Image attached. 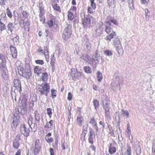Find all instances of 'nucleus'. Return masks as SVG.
Returning <instances> with one entry per match:
<instances>
[{
    "instance_id": "obj_41",
    "label": "nucleus",
    "mask_w": 155,
    "mask_h": 155,
    "mask_svg": "<svg viewBox=\"0 0 155 155\" xmlns=\"http://www.w3.org/2000/svg\"><path fill=\"white\" fill-rule=\"evenodd\" d=\"M61 147L62 150H64L66 149L68 147L67 143L64 141L63 142H62Z\"/></svg>"
},
{
    "instance_id": "obj_40",
    "label": "nucleus",
    "mask_w": 155,
    "mask_h": 155,
    "mask_svg": "<svg viewBox=\"0 0 155 155\" xmlns=\"http://www.w3.org/2000/svg\"><path fill=\"white\" fill-rule=\"evenodd\" d=\"M51 60L50 64L52 68H53L54 67V64L55 61L54 56H53V57H51Z\"/></svg>"
},
{
    "instance_id": "obj_54",
    "label": "nucleus",
    "mask_w": 155,
    "mask_h": 155,
    "mask_svg": "<svg viewBox=\"0 0 155 155\" xmlns=\"http://www.w3.org/2000/svg\"><path fill=\"white\" fill-rule=\"evenodd\" d=\"M145 12L146 18H147V17L148 18L150 15V12L147 9H145Z\"/></svg>"
},
{
    "instance_id": "obj_43",
    "label": "nucleus",
    "mask_w": 155,
    "mask_h": 155,
    "mask_svg": "<svg viewBox=\"0 0 155 155\" xmlns=\"http://www.w3.org/2000/svg\"><path fill=\"white\" fill-rule=\"evenodd\" d=\"M95 137H93V136H89L88 138V140L89 143H91V144H93L94 141V139Z\"/></svg>"
},
{
    "instance_id": "obj_3",
    "label": "nucleus",
    "mask_w": 155,
    "mask_h": 155,
    "mask_svg": "<svg viewBox=\"0 0 155 155\" xmlns=\"http://www.w3.org/2000/svg\"><path fill=\"white\" fill-rule=\"evenodd\" d=\"M50 86L49 83H45L39 85L38 90L40 94L46 96L48 95L50 92Z\"/></svg>"
},
{
    "instance_id": "obj_11",
    "label": "nucleus",
    "mask_w": 155,
    "mask_h": 155,
    "mask_svg": "<svg viewBox=\"0 0 155 155\" xmlns=\"http://www.w3.org/2000/svg\"><path fill=\"white\" fill-rule=\"evenodd\" d=\"M71 75L72 77V79L75 80L76 79H79L81 76V74L80 72L77 71H71Z\"/></svg>"
},
{
    "instance_id": "obj_57",
    "label": "nucleus",
    "mask_w": 155,
    "mask_h": 155,
    "mask_svg": "<svg viewBox=\"0 0 155 155\" xmlns=\"http://www.w3.org/2000/svg\"><path fill=\"white\" fill-rule=\"evenodd\" d=\"M104 109L105 110V115L106 116H108L110 115V113H109V108H108V109L107 110L106 107H104Z\"/></svg>"
},
{
    "instance_id": "obj_2",
    "label": "nucleus",
    "mask_w": 155,
    "mask_h": 155,
    "mask_svg": "<svg viewBox=\"0 0 155 155\" xmlns=\"http://www.w3.org/2000/svg\"><path fill=\"white\" fill-rule=\"evenodd\" d=\"M95 19L92 16L82 19V23L84 28L92 27L95 24Z\"/></svg>"
},
{
    "instance_id": "obj_25",
    "label": "nucleus",
    "mask_w": 155,
    "mask_h": 155,
    "mask_svg": "<svg viewBox=\"0 0 155 155\" xmlns=\"http://www.w3.org/2000/svg\"><path fill=\"white\" fill-rule=\"evenodd\" d=\"M0 69L2 71H7L6 64L0 63Z\"/></svg>"
},
{
    "instance_id": "obj_30",
    "label": "nucleus",
    "mask_w": 155,
    "mask_h": 155,
    "mask_svg": "<svg viewBox=\"0 0 155 155\" xmlns=\"http://www.w3.org/2000/svg\"><path fill=\"white\" fill-rule=\"evenodd\" d=\"M97 78L98 81L100 82L103 79V76L102 73L100 71H98L97 73Z\"/></svg>"
},
{
    "instance_id": "obj_64",
    "label": "nucleus",
    "mask_w": 155,
    "mask_h": 155,
    "mask_svg": "<svg viewBox=\"0 0 155 155\" xmlns=\"http://www.w3.org/2000/svg\"><path fill=\"white\" fill-rule=\"evenodd\" d=\"M6 60L5 57L2 58V62L1 63L6 64Z\"/></svg>"
},
{
    "instance_id": "obj_38",
    "label": "nucleus",
    "mask_w": 155,
    "mask_h": 155,
    "mask_svg": "<svg viewBox=\"0 0 155 155\" xmlns=\"http://www.w3.org/2000/svg\"><path fill=\"white\" fill-rule=\"evenodd\" d=\"M40 20L43 24L45 23V17L43 15H39Z\"/></svg>"
},
{
    "instance_id": "obj_60",
    "label": "nucleus",
    "mask_w": 155,
    "mask_h": 155,
    "mask_svg": "<svg viewBox=\"0 0 155 155\" xmlns=\"http://www.w3.org/2000/svg\"><path fill=\"white\" fill-rule=\"evenodd\" d=\"M49 151L50 155H54V150L52 148H49Z\"/></svg>"
},
{
    "instance_id": "obj_23",
    "label": "nucleus",
    "mask_w": 155,
    "mask_h": 155,
    "mask_svg": "<svg viewBox=\"0 0 155 155\" xmlns=\"http://www.w3.org/2000/svg\"><path fill=\"white\" fill-rule=\"evenodd\" d=\"M114 44L115 46L117 48L120 45V42L118 38H117L114 39Z\"/></svg>"
},
{
    "instance_id": "obj_10",
    "label": "nucleus",
    "mask_w": 155,
    "mask_h": 155,
    "mask_svg": "<svg viewBox=\"0 0 155 155\" xmlns=\"http://www.w3.org/2000/svg\"><path fill=\"white\" fill-rule=\"evenodd\" d=\"M9 48L12 57L14 58H16L17 56V51L16 47L11 45L9 47Z\"/></svg>"
},
{
    "instance_id": "obj_34",
    "label": "nucleus",
    "mask_w": 155,
    "mask_h": 155,
    "mask_svg": "<svg viewBox=\"0 0 155 155\" xmlns=\"http://www.w3.org/2000/svg\"><path fill=\"white\" fill-rule=\"evenodd\" d=\"M35 119L38 121H39L40 119V116L38 110H35Z\"/></svg>"
},
{
    "instance_id": "obj_15",
    "label": "nucleus",
    "mask_w": 155,
    "mask_h": 155,
    "mask_svg": "<svg viewBox=\"0 0 155 155\" xmlns=\"http://www.w3.org/2000/svg\"><path fill=\"white\" fill-rule=\"evenodd\" d=\"M18 125V119L17 118L14 117L13 119L12 122L11 124V127L13 130H15Z\"/></svg>"
},
{
    "instance_id": "obj_39",
    "label": "nucleus",
    "mask_w": 155,
    "mask_h": 155,
    "mask_svg": "<svg viewBox=\"0 0 155 155\" xmlns=\"http://www.w3.org/2000/svg\"><path fill=\"white\" fill-rule=\"evenodd\" d=\"M39 15H44L45 13V10L44 7L39 5Z\"/></svg>"
},
{
    "instance_id": "obj_27",
    "label": "nucleus",
    "mask_w": 155,
    "mask_h": 155,
    "mask_svg": "<svg viewBox=\"0 0 155 155\" xmlns=\"http://www.w3.org/2000/svg\"><path fill=\"white\" fill-rule=\"evenodd\" d=\"M108 151L110 154H112L116 152V149L115 147H109Z\"/></svg>"
},
{
    "instance_id": "obj_5",
    "label": "nucleus",
    "mask_w": 155,
    "mask_h": 155,
    "mask_svg": "<svg viewBox=\"0 0 155 155\" xmlns=\"http://www.w3.org/2000/svg\"><path fill=\"white\" fill-rule=\"evenodd\" d=\"M20 131L22 134L26 137H27L29 135L30 132L29 128L25 124H23L21 125Z\"/></svg>"
},
{
    "instance_id": "obj_20",
    "label": "nucleus",
    "mask_w": 155,
    "mask_h": 155,
    "mask_svg": "<svg viewBox=\"0 0 155 155\" xmlns=\"http://www.w3.org/2000/svg\"><path fill=\"white\" fill-rule=\"evenodd\" d=\"M20 143L19 141L17 139H15L13 141V147L14 149H18L19 147Z\"/></svg>"
},
{
    "instance_id": "obj_35",
    "label": "nucleus",
    "mask_w": 155,
    "mask_h": 155,
    "mask_svg": "<svg viewBox=\"0 0 155 155\" xmlns=\"http://www.w3.org/2000/svg\"><path fill=\"white\" fill-rule=\"evenodd\" d=\"M34 147L41 148V145L40 144V140L37 139L36 140L35 142Z\"/></svg>"
},
{
    "instance_id": "obj_46",
    "label": "nucleus",
    "mask_w": 155,
    "mask_h": 155,
    "mask_svg": "<svg viewBox=\"0 0 155 155\" xmlns=\"http://www.w3.org/2000/svg\"><path fill=\"white\" fill-rule=\"evenodd\" d=\"M104 53L107 56H110L113 54L111 51L109 50H106L104 51Z\"/></svg>"
},
{
    "instance_id": "obj_63",
    "label": "nucleus",
    "mask_w": 155,
    "mask_h": 155,
    "mask_svg": "<svg viewBox=\"0 0 155 155\" xmlns=\"http://www.w3.org/2000/svg\"><path fill=\"white\" fill-rule=\"evenodd\" d=\"M152 152L153 153V155L155 154V144H154L152 145Z\"/></svg>"
},
{
    "instance_id": "obj_4",
    "label": "nucleus",
    "mask_w": 155,
    "mask_h": 155,
    "mask_svg": "<svg viewBox=\"0 0 155 155\" xmlns=\"http://www.w3.org/2000/svg\"><path fill=\"white\" fill-rule=\"evenodd\" d=\"M18 71L22 73V75L24 78L27 79H29L31 75V68L29 66L25 67L24 69L23 67L19 66L18 68Z\"/></svg>"
},
{
    "instance_id": "obj_28",
    "label": "nucleus",
    "mask_w": 155,
    "mask_h": 155,
    "mask_svg": "<svg viewBox=\"0 0 155 155\" xmlns=\"http://www.w3.org/2000/svg\"><path fill=\"white\" fill-rule=\"evenodd\" d=\"M68 17L69 20H72L74 18L73 12H71L68 11Z\"/></svg>"
},
{
    "instance_id": "obj_17",
    "label": "nucleus",
    "mask_w": 155,
    "mask_h": 155,
    "mask_svg": "<svg viewBox=\"0 0 155 155\" xmlns=\"http://www.w3.org/2000/svg\"><path fill=\"white\" fill-rule=\"evenodd\" d=\"M1 76L3 81H8L9 79V77L8 71H2Z\"/></svg>"
},
{
    "instance_id": "obj_62",
    "label": "nucleus",
    "mask_w": 155,
    "mask_h": 155,
    "mask_svg": "<svg viewBox=\"0 0 155 155\" xmlns=\"http://www.w3.org/2000/svg\"><path fill=\"white\" fill-rule=\"evenodd\" d=\"M123 112V114L124 115H125L126 116H127V117H128L129 115V113L127 111H124V110H122Z\"/></svg>"
},
{
    "instance_id": "obj_24",
    "label": "nucleus",
    "mask_w": 155,
    "mask_h": 155,
    "mask_svg": "<svg viewBox=\"0 0 155 155\" xmlns=\"http://www.w3.org/2000/svg\"><path fill=\"white\" fill-rule=\"evenodd\" d=\"M104 103L105 105H104V107L106 108H108L109 104H110V100L109 98L106 97L104 99Z\"/></svg>"
},
{
    "instance_id": "obj_13",
    "label": "nucleus",
    "mask_w": 155,
    "mask_h": 155,
    "mask_svg": "<svg viewBox=\"0 0 155 155\" xmlns=\"http://www.w3.org/2000/svg\"><path fill=\"white\" fill-rule=\"evenodd\" d=\"M43 53L44 54L46 60L47 62H48L49 60V51L48 47L47 46L44 47V49L43 51Z\"/></svg>"
},
{
    "instance_id": "obj_22",
    "label": "nucleus",
    "mask_w": 155,
    "mask_h": 155,
    "mask_svg": "<svg viewBox=\"0 0 155 155\" xmlns=\"http://www.w3.org/2000/svg\"><path fill=\"white\" fill-rule=\"evenodd\" d=\"M7 27L8 28V30L12 32L14 28L13 23L11 22H9L7 25Z\"/></svg>"
},
{
    "instance_id": "obj_29",
    "label": "nucleus",
    "mask_w": 155,
    "mask_h": 155,
    "mask_svg": "<svg viewBox=\"0 0 155 155\" xmlns=\"http://www.w3.org/2000/svg\"><path fill=\"white\" fill-rule=\"evenodd\" d=\"M41 148L34 147L33 153L35 155H38L41 151Z\"/></svg>"
},
{
    "instance_id": "obj_31",
    "label": "nucleus",
    "mask_w": 155,
    "mask_h": 155,
    "mask_svg": "<svg viewBox=\"0 0 155 155\" xmlns=\"http://www.w3.org/2000/svg\"><path fill=\"white\" fill-rule=\"evenodd\" d=\"M51 97L53 99L54 98L56 97L57 91L54 89H52L51 90Z\"/></svg>"
},
{
    "instance_id": "obj_1",
    "label": "nucleus",
    "mask_w": 155,
    "mask_h": 155,
    "mask_svg": "<svg viewBox=\"0 0 155 155\" xmlns=\"http://www.w3.org/2000/svg\"><path fill=\"white\" fill-rule=\"evenodd\" d=\"M111 23L116 26H118L119 23L118 21L114 17L110 15L108 16L104 22V30L105 32L108 35L105 39L108 42L110 41L114 36L116 35L115 31H113Z\"/></svg>"
},
{
    "instance_id": "obj_51",
    "label": "nucleus",
    "mask_w": 155,
    "mask_h": 155,
    "mask_svg": "<svg viewBox=\"0 0 155 155\" xmlns=\"http://www.w3.org/2000/svg\"><path fill=\"white\" fill-rule=\"evenodd\" d=\"M107 3L109 6L113 5H114L115 0H107Z\"/></svg>"
},
{
    "instance_id": "obj_56",
    "label": "nucleus",
    "mask_w": 155,
    "mask_h": 155,
    "mask_svg": "<svg viewBox=\"0 0 155 155\" xmlns=\"http://www.w3.org/2000/svg\"><path fill=\"white\" fill-rule=\"evenodd\" d=\"M141 3L143 4L147 5L150 2V0H141Z\"/></svg>"
},
{
    "instance_id": "obj_50",
    "label": "nucleus",
    "mask_w": 155,
    "mask_h": 155,
    "mask_svg": "<svg viewBox=\"0 0 155 155\" xmlns=\"http://www.w3.org/2000/svg\"><path fill=\"white\" fill-rule=\"evenodd\" d=\"M77 8L76 7L74 6H72L69 10V11L73 13L76 12Z\"/></svg>"
},
{
    "instance_id": "obj_18",
    "label": "nucleus",
    "mask_w": 155,
    "mask_h": 155,
    "mask_svg": "<svg viewBox=\"0 0 155 155\" xmlns=\"http://www.w3.org/2000/svg\"><path fill=\"white\" fill-rule=\"evenodd\" d=\"M121 155H131V147L129 145H127V150L124 153L122 152L121 151Z\"/></svg>"
},
{
    "instance_id": "obj_32",
    "label": "nucleus",
    "mask_w": 155,
    "mask_h": 155,
    "mask_svg": "<svg viewBox=\"0 0 155 155\" xmlns=\"http://www.w3.org/2000/svg\"><path fill=\"white\" fill-rule=\"evenodd\" d=\"M84 69L85 72L89 74L91 73V68L89 66H85L84 68Z\"/></svg>"
},
{
    "instance_id": "obj_26",
    "label": "nucleus",
    "mask_w": 155,
    "mask_h": 155,
    "mask_svg": "<svg viewBox=\"0 0 155 155\" xmlns=\"http://www.w3.org/2000/svg\"><path fill=\"white\" fill-rule=\"evenodd\" d=\"M41 69H40L39 66H36L34 68V71L35 73L38 75L41 73Z\"/></svg>"
},
{
    "instance_id": "obj_49",
    "label": "nucleus",
    "mask_w": 155,
    "mask_h": 155,
    "mask_svg": "<svg viewBox=\"0 0 155 155\" xmlns=\"http://www.w3.org/2000/svg\"><path fill=\"white\" fill-rule=\"evenodd\" d=\"M47 110L48 114L49 115V117L51 118L52 114V109L50 108H49L47 109Z\"/></svg>"
},
{
    "instance_id": "obj_7",
    "label": "nucleus",
    "mask_w": 155,
    "mask_h": 155,
    "mask_svg": "<svg viewBox=\"0 0 155 155\" xmlns=\"http://www.w3.org/2000/svg\"><path fill=\"white\" fill-rule=\"evenodd\" d=\"M95 0H90L91 4L90 6L87 7V12L88 14H92L94 13L96 8V4L94 2Z\"/></svg>"
},
{
    "instance_id": "obj_61",
    "label": "nucleus",
    "mask_w": 155,
    "mask_h": 155,
    "mask_svg": "<svg viewBox=\"0 0 155 155\" xmlns=\"http://www.w3.org/2000/svg\"><path fill=\"white\" fill-rule=\"evenodd\" d=\"M22 150L21 149H19L17 150L15 155H21V154Z\"/></svg>"
},
{
    "instance_id": "obj_36",
    "label": "nucleus",
    "mask_w": 155,
    "mask_h": 155,
    "mask_svg": "<svg viewBox=\"0 0 155 155\" xmlns=\"http://www.w3.org/2000/svg\"><path fill=\"white\" fill-rule=\"evenodd\" d=\"M6 14L7 15V16L8 17H9L10 18H12L13 15L12 12H11L10 9L8 8H7L6 9Z\"/></svg>"
},
{
    "instance_id": "obj_42",
    "label": "nucleus",
    "mask_w": 155,
    "mask_h": 155,
    "mask_svg": "<svg viewBox=\"0 0 155 155\" xmlns=\"http://www.w3.org/2000/svg\"><path fill=\"white\" fill-rule=\"evenodd\" d=\"M86 134V133L84 131L82 132L81 134V139L83 141L85 140V137Z\"/></svg>"
},
{
    "instance_id": "obj_52",
    "label": "nucleus",
    "mask_w": 155,
    "mask_h": 155,
    "mask_svg": "<svg viewBox=\"0 0 155 155\" xmlns=\"http://www.w3.org/2000/svg\"><path fill=\"white\" fill-rule=\"evenodd\" d=\"M35 62L37 64L43 65L44 64V61L43 60H37L35 61Z\"/></svg>"
},
{
    "instance_id": "obj_53",
    "label": "nucleus",
    "mask_w": 155,
    "mask_h": 155,
    "mask_svg": "<svg viewBox=\"0 0 155 155\" xmlns=\"http://www.w3.org/2000/svg\"><path fill=\"white\" fill-rule=\"evenodd\" d=\"M72 98V95L71 92H69L68 94L67 99L68 101H71Z\"/></svg>"
},
{
    "instance_id": "obj_55",
    "label": "nucleus",
    "mask_w": 155,
    "mask_h": 155,
    "mask_svg": "<svg viewBox=\"0 0 155 155\" xmlns=\"http://www.w3.org/2000/svg\"><path fill=\"white\" fill-rule=\"evenodd\" d=\"M45 140L47 142L49 143H51L52 142L53 140V138L52 137H51L50 138H48L47 139H45Z\"/></svg>"
},
{
    "instance_id": "obj_21",
    "label": "nucleus",
    "mask_w": 155,
    "mask_h": 155,
    "mask_svg": "<svg viewBox=\"0 0 155 155\" xmlns=\"http://www.w3.org/2000/svg\"><path fill=\"white\" fill-rule=\"evenodd\" d=\"M54 121L52 120H51L49 122H47L45 126V127L47 128H52Z\"/></svg>"
},
{
    "instance_id": "obj_48",
    "label": "nucleus",
    "mask_w": 155,
    "mask_h": 155,
    "mask_svg": "<svg viewBox=\"0 0 155 155\" xmlns=\"http://www.w3.org/2000/svg\"><path fill=\"white\" fill-rule=\"evenodd\" d=\"M89 136H93L94 135V136L95 135V132L94 130L92 129V128H90L89 129Z\"/></svg>"
},
{
    "instance_id": "obj_47",
    "label": "nucleus",
    "mask_w": 155,
    "mask_h": 155,
    "mask_svg": "<svg viewBox=\"0 0 155 155\" xmlns=\"http://www.w3.org/2000/svg\"><path fill=\"white\" fill-rule=\"evenodd\" d=\"M0 29L1 31L5 30L6 29L5 25L0 21Z\"/></svg>"
},
{
    "instance_id": "obj_44",
    "label": "nucleus",
    "mask_w": 155,
    "mask_h": 155,
    "mask_svg": "<svg viewBox=\"0 0 155 155\" xmlns=\"http://www.w3.org/2000/svg\"><path fill=\"white\" fill-rule=\"evenodd\" d=\"M89 123L92 125H94V126L96 125V124H97L95 120V118L94 117L90 119Z\"/></svg>"
},
{
    "instance_id": "obj_16",
    "label": "nucleus",
    "mask_w": 155,
    "mask_h": 155,
    "mask_svg": "<svg viewBox=\"0 0 155 155\" xmlns=\"http://www.w3.org/2000/svg\"><path fill=\"white\" fill-rule=\"evenodd\" d=\"M22 14L23 17L21 19L24 24H26L28 21V14L26 12L24 11H22Z\"/></svg>"
},
{
    "instance_id": "obj_33",
    "label": "nucleus",
    "mask_w": 155,
    "mask_h": 155,
    "mask_svg": "<svg viewBox=\"0 0 155 155\" xmlns=\"http://www.w3.org/2000/svg\"><path fill=\"white\" fill-rule=\"evenodd\" d=\"M93 103L95 109H96L99 106V101L97 99H94Z\"/></svg>"
},
{
    "instance_id": "obj_14",
    "label": "nucleus",
    "mask_w": 155,
    "mask_h": 155,
    "mask_svg": "<svg viewBox=\"0 0 155 155\" xmlns=\"http://www.w3.org/2000/svg\"><path fill=\"white\" fill-rule=\"evenodd\" d=\"M49 78V74L47 72H43L41 74L40 80L43 82H47Z\"/></svg>"
},
{
    "instance_id": "obj_45",
    "label": "nucleus",
    "mask_w": 155,
    "mask_h": 155,
    "mask_svg": "<svg viewBox=\"0 0 155 155\" xmlns=\"http://www.w3.org/2000/svg\"><path fill=\"white\" fill-rule=\"evenodd\" d=\"M58 138L55 139V142L52 144V146L54 148H57L58 147Z\"/></svg>"
},
{
    "instance_id": "obj_12",
    "label": "nucleus",
    "mask_w": 155,
    "mask_h": 155,
    "mask_svg": "<svg viewBox=\"0 0 155 155\" xmlns=\"http://www.w3.org/2000/svg\"><path fill=\"white\" fill-rule=\"evenodd\" d=\"M14 86L19 92L21 91V84L20 81L18 79H15L13 81Z\"/></svg>"
},
{
    "instance_id": "obj_6",
    "label": "nucleus",
    "mask_w": 155,
    "mask_h": 155,
    "mask_svg": "<svg viewBox=\"0 0 155 155\" xmlns=\"http://www.w3.org/2000/svg\"><path fill=\"white\" fill-rule=\"evenodd\" d=\"M71 33L72 31L71 28H70L69 27H66L63 33L62 38L65 40L68 39L71 37Z\"/></svg>"
},
{
    "instance_id": "obj_19",
    "label": "nucleus",
    "mask_w": 155,
    "mask_h": 155,
    "mask_svg": "<svg viewBox=\"0 0 155 155\" xmlns=\"http://www.w3.org/2000/svg\"><path fill=\"white\" fill-rule=\"evenodd\" d=\"M77 124L80 126H82L84 122V119L82 116L78 117L76 119Z\"/></svg>"
},
{
    "instance_id": "obj_37",
    "label": "nucleus",
    "mask_w": 155,
    "mask_h": 155,
    "mask_svg": "<svg viewBox=\"0 0 155 155\" xmlns=\"http://www.w3.org/2000/svg\"><path fill=\"white\" fill-rule=\"evenodd\" d=\"M21 106L23 107H25L26 106L27 103L26 99L24 97L23 98L22 100L21 101Z\"/></svg>"
},
{
    "instance_id": "obj_8",
    "label": "nucleus",
    "mask_w": 155,
    "mask_h": 155,
    "mask_svg": "<svg viewBox=\"0 0 155 155\" xmlns=\"http://www.w3.org/2000/svg\"><path fill=\"white\" fill-rule=\"evenodd\" d=\"M58 2H59V0H56ZM56 0H53L52 3L51 5L53 8L54 11L57 13H61V9L59 6L56 3H55Z\"/></svg>"
},
{
    "instance_id": "obj_59",
    "label": "nucleus",
    "mask_w": 155,
    "mask_h": 155,
    "mask_svg": "<svg viewBox=\"0 0 155 155\" xmlns=\"http://www.w3.org/2000/svg\"><path fill=\"white\" fill-rule=\"evenodd\" d=\"M141 152V149L140 147L137 149L136 150V153L137 155H139Z\"/></svg>"
},
{
    "instance_id": "obj_58",
    "label": "nucleus",
    "mask_w": 155,
    "mask_h": 155,
    "mask_svg": "<svg viewBox=\"0 0 155 155\" xmlns=\"http://www.w3.org/2000/svg\"><path fill=\"white\" fill-rule=\"evenodd\" d=\"M33 120V118L31 115H29L28 117V123L29 124L30 123H32V120Z\"/></svg>"
},
{
    "instance_id": "obj_9",
    "label": "nucleus",
    "mask_w": 155,
    "mask_h": 155,
    "mask_svg": "<svg viewBox=\"0 0 155 155\" xmlns=\"http://www.w3.org/2000/svg\"><path fill=\"white\" fill-rule=\"evenodd\" d=\"M57 23V20L54 16L52 15L50 19L48 21L47 24L49 27H52Z\"/></svg>"
}]
</instances>
